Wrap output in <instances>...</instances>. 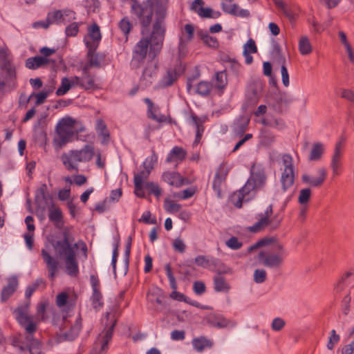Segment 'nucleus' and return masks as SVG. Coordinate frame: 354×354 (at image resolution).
Instances as JSON below:
<instances>
[{"label":"nucleus","mask_w":354,"mask_h":354,"mask_svg":"<svg viewBox=\"0 0 354 354\" xmlns=\"http://www.w3.org/2000/svg\"><path fill=\"white\" fill-rule=\"evenodd\" d=\"M122 2L128 0H121ZM131 13L135 16L140 25L141 38L134 46L132 50V57L130 62V66L133 70L140 68L145 63L147 51L149 47V56L152 58L157 57L163 46L165 37H162L159 46H156V41L152 37L153 26L151 25L153 20V3L152 0H131Z\"/></svg>","instance_id":"1"},{"label":"nucleus","mask_w":354,"mask_h":354,"mask_svg":"<svg viewBox=\"0 0 354 354\" xmlns=\"http://www.w3.org/2000/svg\"><path fill=\"white\" fill-rule=\"evenodd\" d=\"M30 302L18 306L13 312L19 325L25 330L24 335L19 334L11 338V344L20 352H28L29 354H44L41 344L34 337L38 324L34 317L28 314Z\"/></svg>","instance_id":"2"},{"label":"nucleus","mask_w":354,"mask_h":354,"mask_svg":"<svg viewBox=\"0 0 354 354\" xmlns=\"http://www.w3.org/2000/svg\"><path fill=\"white\" fill-rule=\"evenodd\" d=\"M155 10V21L153 24L152 37L156 40V46H159L163 37H165V19L167 15L169 0H152Z\"/></svg>","instance_id":"3"},{"label":"nucleus","mask_w":354,"mask_h":354,"mask_svg":"<svg viewBox=\"0 0 354 354\" xmlns=\"http://www.w3.org/2000/svg\"><path fill=\"white\" fill-rule=\"evenodd\" d=\"M74 124L75 120L70 117L62 118L59 121L56 125V136L54 139L55 142L59 147H62L68 142H71L75 134L84 131V127L74 131Z\"/></svg>","instance_id":"4"},{"label":"nucleus","mask_w":354,"mask_h":354,"mask_svg":"<svg viewBox=\"0 0 354 354\" xmlns=\"http://www.w3.org/2000/svg\"><path fill=\"white\" fill-rule=\"evenodd\" d=\"M94 155L93 147L86 145L80 150H71L68 153H63L61 156V160L68 171L75 170L78 171V167L74 162H88L91 160Z\"/></svg>","instance_id":"5"},{"label":"nucleus","mask_w":354,"mask_h":354,"mask_svg":"<svg viewBox=\"0 0 354 354\" xmlns=\"http://www.w3.org/2000/svg\"><path fill=\"white\" fill-rule=\"evenodd\" d=\"M273 214V206L270 205L263 214H259V220L253 225L248 227L250 232L257 233L262 231L268 225H270L271 228L275 230L278 228L282 221L283 217L279 214L274 215L272 218L270 216Z\"/></svg>","instance_id":"6"},{"label":"nucleus","mask_w":354,"mask_h":354,"mask_svg":"<svg viewBox=\"0 0 354 354\" xmlns=\"http://www.w3.org/2000/svg\"><path fill=\"white\" fill-rule=\"evenodd\" d=\"M74 240L73 237H70V234L68 230L63 232V239L59 241H53L51 244L57 254L60 258H65L72 257L76 254V251L78 248L79 243L72 244Z\"/></svg>","instance_id":"7"},{"label":"nucleus","mask_w":354,"mask_h":354,"mask_svg":"<svg viewBox=\"0 0 354 354\" xmlns=\"http://www.w3.org/2000/svg\"><path fill=\"white\" fill-rule=\"evenodd\" d=\"M286 252L283 245H277V252L260 251L258 255L259 262L268 268H279L283 263Z\"/></svg>","instance_id":"8"},{"label":"nucleus","mask_w":354,"mask_h":354,"mask_svg":"<svg viewBox=\"0 0 354 354\" xmlns=\"http://www.w3.org/2000/svg\"><path fill=\"white\" fill-rule=\"evenodd\" d=\"M147 53L150 60L147 62L143 68L142 75L140 77V86L145 88L153 84L157 77L158 70V62L154 61L156 57L152 58L149 56V48H148Z\"/></svg>","instance_id":"9"},{"label":"nucleus","mask_w":354,"mask_h":354,"mask_svg":"<svg viewBox=\"0 0 354 354\" xmlns=\"http://www.w3.org/2000/svg\"><path fill=\"white\" fill-rule=\"evenodd\" d=\"M184 71L185 68H183L181 65H178L174 68H168L166 73L160 79L159 82V86L161 88L171 86L177 82Z\"/></svg>","instance_id":"10"},{"label":"nucleus","mask_w":354,"mask_h":354,"mask_svg":"<svg viewBox=\"0 0 354 354\" xmlns=\"http://www.w3.org/2000/svg\"><path fill=\"white\" fill-rule=\"evenodd\" d=\"M228 172L229 170L225 167L224 163L221 164L216 171L212 183V188L219 198H222L221 186L225 183Z\"/></svg>","instance_id":"11"},{"label":"nucleus","mask_w":354,"mask_h":354,"mask_svg":"<svg viewBox=\"0 0 354 354\" xmlns=\"http://www.w3.org/2000/svg\"><path fill=\"white\" fill-rule=\"evenodd\" d=\"M98 46L97 45L86 47L88 49L86 57L89 62V66H94V68H100L102 64H106V55L103 53H95Z\"/></svg>","instance_id":"12"},{"label":"nucleus","mask_w":354,"mask_h":354,"mask_svg":"<svg viewBox=\"0 0 354 354\" xmlns=\"http://www.w3.org/2000/svg\"><path fill=\"white\" fill-rule=\"evenodd\" d=\"M7 284L1 290L0 299L2 303L6 302L17 291L19 287V281L13 275L6 279Z\"/></svg>","instance_id":"13"},{"label":"nucleus","mask_w":354,"mask_h":354,"mask_svg":"<svg viewBox=\"0 0 354 354\" xmlns=\"http://www.w3.org/2000/svg\"><path fill=\"white\" fill-rule=\"evenodd\" d=\"M249 178L259 189L263 187L267 180L264 168L260 165L253 164L250 169V176Z\"/></svg>","instance_id":"14"},{"label":"nucleus","mask_w":354,"mask_h":354,"mask_svg":"<svg viewBox=\"0 0 354 354\" xmlns=\"http://www.w3.org/2000/svg\"><path fill=\"white\" fill-rule=\"evenodd\" d=\"M115 324V319L111 320V324L109 326L106 325L104 330L99 335L97 343L101 345L102 351H106L108 349L109 344L113 337Z\"/></svg>","instance_id":"15"},{"label":"nucleus","mask_w":354,"mask_h":354,"mask_svg":"<svg viewBox=\"0 0 354 354\" xmlns=\"http://www.w3.org/2000/svg\"><path fill=\"white\" fill-rule=\"evenodd\" d=\"M48 219L57 229H62L64 225L63 213L58 206L52 201L48 208Z\"/></svg>","instance_id":"16"},{"label":"nucleus","mask_w":354,"mask_h":354,"mask_svg":"<svg viewBox=\"0 0 354 354\" xmlns=\"http://www.w3.org/2000/svg\"><path fill=\"white\" fill-rule=\"evenodd\" d=\"M102 35L99 26L94 23L88 28V35L84 37V41L86 47H89V44L93 46V44L99 46V43L101 40Z\"/></svg>","instance_id":"17"},{"label":"nucleus","mask_w":354,"mask_h":354,"mask_svg":"<svg viewBox=\"0 0 354 354\" xmlns=\"http://www.w3.org/2000/svg\"><path fill=\"white\" fill-rule=\"evenodd\" d=\"M319 176L317 178L310 176L308 174H303L301 176L302 182L309 185L311 187H319L323 185L327 176L325 168H319L317 170Z\"/></svg>","instance_id":"18"},{"label":"nucleus","mask_w":354,"mask_h":354,"mask_svg":"<svg viewBox=\"0 0 354 354\" xmlns=\"http://www.w3.org/2000/svg\"><path fill=\"white\" fill-rule=\"evenodd\" d=\"M205 320L206 323L214 328H223L229 326L230 322L229 319L224 317L222 315L212 313L208 314Z\"/></svg>","instance_id":"19"},{"label":"nucleus","mask_w":354,"mask_h":354,"mask_svg":"<svg viewBox=\"0 0 354 354\" xmlns=\"http://www.w3.org/2000/svg\"><path fill=\"white\" fill-rule=\"evenodd\" d=\"M41 255L44 261L46 263L50 280H54L55 274L58 270V261L53 257L46 250L42 249Z\"/></svg>","instance_id":"20"},{"label":"nucleus","mask_w":354,"mask_h":354,"mask_svg":"<svg viewBox=\"0 0 354 354\" xmlns=\"http://www.w3.org/2000/svg\"><path fill=\"white\" fill-rule=\"evenodd\" d=\"M162 180L171 186L179 187L185 183H188L186 179L178 172L165 171L162 175Z\"/></svg>","instance_id":"21"},{"label":"nucleus","mask_w":354,"mask_h":354,"mask_svg":"<svg viewBox=\"0 0 354 354\" xmlns=\"http://www.w3.org/2000/svg\"><path fill=\"white\" fill-rule=\"evenodd\" d=\"M192 344L194 350L198 353L203 352L205 348H211L214 345L213 341L205 336L194 338Z\"/></svg>","instance_id":"22"},{"label":"nucleus","mask_w":354,"mask_h":354,"mask_svg":"<svg viewBox=\"0 0 354 354\" xmlns=\"http://www.w3.org/2000/svg\"><path fill=\"white\" fill-rule=\"evenodd\" d=\"M66 272L70 277H76L79 274V265L76 254L64 259Z\"/></svg>","instance_id":"23"},{"label":"nucleus","mask_w":354,"mask_h":354,"mask_svg":"<svg viewBox=\"0 0 354 354\" xmlns=\"http://www.w3.org/2000/svg\"><path fill=\"white\" fill-rule=\"evenodd\" d=\"M187 151L181 147L175 146L167 155V162H181L185 160Z\"/></svg>","instance_id":"24"},{"label":"nucleus","mask_w":354,"mask_h":354,"mask_svg":"<svg viewBox=\"0 0 354 354\" xmlns=\"http://www.w3.org/2000/svg\"><path fill=\"white\" fill-rule=\"evenodd\" d=\"M250 122V119L245 116L241 115L239 116L234 122L233 124V131L234 133L239 136H241L248 129V125Z\"/></svg>","instance_id":"25"},{"label":"nucleus","mask_w":354,"mask_h":354,"mask_svg":"<svg viewBox=\"0 0 354 354\" xmlns=\"http://www.w3.org/2000/svg\"><path fill=\"white\" fill-rule=\"evenodd\" d=\"M281 183L283 192H286L290 188L295 182V173L294 170H290L289 169H284L281 173Z\"/></svg>","instance_id":"26"},{"label":"nucleus","mask_w":354,"mask_h":354,"mask_svg":"<svg viewBox=\"0 0 354 354\" xmlns=\"http://www.w3.org/2000/svg\"><path fill=\"white\" fill-rule=\"evenodd\" d=\"M203 0H194L191 6V10L197 12V14L204 18H211L213 10L210 8H203Z\"/></svg>","instance_id":"27"},{"label":"nucleus","mask_w":354,"mask_h":354,"mask_svg":"<svg viewBox=\"0 0 354 354\" xmlns=\"http://www.w3.org/2000/svg\"><path fill=\"white\" fill-rule=\"evenodd\" d=\"M48 187L46 184H42L37 190L35 191V203L38 207H41V204L44 201H47L48 199H50L53 201V197L47 194Z\"/></svg>","instance_id":"28"},{"label":"nucleus","mask_w":354,"mask_h":354,"mask_svg":"<svg viewBox=\"0 0 354 354\" xmlns=\"http://www.w3.org/2000/svg\"><path fill=\"white\" fill-rule=\"evenodd\" d=\"M95 130L98 136L102 138V143L107 144L110 140V133L102 119L99 118L97 120Z\"/></svg>","instance_id":"29"},{"label":"nucleus","mask_w":354,"mask_h":354,"mask_svg":"<svg viewBox=\"0 0 354 354\" xmlns=\"http://www.w3.org/2000/svg\"><path fill=\"white\" fill-rule=\"evenodd\" d=\"M50 62V59L41 56L29 57L26 61V66L28 68L35 70Z\"/></svg>","instance_id":"30"},{"label":"nucleus","mask_w":354,"mask_h":354,"mask_svg":"<svg viewBox=\"0 0 354 354\" xmlns=\"http://www.w3.org/2000/svg\"><path fill=\"white\" fill-rule=\"evenodd\" d=\"M214 288L216 292L227 293L230 291L231 286L223 276L218 274L214 277Z\"/></svg>","instance_id":"31"},{"label":"nucleus","mask_w":354,"mask_h":354,"mask_svg":"<svg viewBox=\"0 0 354 354\" xmlns=\"http://www.w3.org/2000/svg\"><path fill=\"white\" fill-rule=\"evenodd\" d=\"M251 198H246V196L243 194L241 189H239L229 196V202L234 205L236 208H241L243 205V202H248Z\"/></svg>","instance_id":"32"},{"label":"nucleus","mask_w":354,"mask_h":354,"mask_svg":"<svg viewBox=\"0 0 354 354\" xmlns=\"http://www.w3.org/2000/svg\"><path fill=\"white\" fill-rule=\"evenodd\" d=\"M221 6L225 12L229 13L232 15L240 17H248L250 16L249 10L239 8L236 4H233L231 8H228L224 3H223Z\"/></svg>","instance_id":"33"},{"label":"nucleus","mask_w":354,"mask_h":354,"mask_svg":"<svg viewBox=\"0 0 354 354\" xmlns=\"http://www.w3.org/2000/svg\"><path fill=\"white\" fill-rule=\"evenodd\" d=\"M324 146L322 142H315L313 145L308 156L309 161H318L324 153Z\"/></svg>","instance_id":"34"},{"label":"nucleus","mask_w":354,"mask_h":354,"mask_svg":"<svg viewBox=\"0 0 354 354\" xmlns=\"http://www.w3.org/2000/svg\"><path fill=\"white\" fill-rule=\"evenodd\" d=\"M227 84V73L225 71L216 72L215 74V82L214 88L221 93Z\"/></svg>","instance_id":"35"},{"label":"nucleus","mask_w":354,"mask_h":354,"mask_svg":"<svg viewBox=\"0 0 354 354\" xmlns=\"http://www.w3.org/2000/svg\"><path fill=\"white\" fill-rule=\"evenodd\" d=\"M151 171L148 169L144 168L143 170L134 175L133 183L136 190L142 189L144 180L148 178Z\"/></svg>","instance_id":"36"},{"label":"nucleus","mask_w":354,"mask_h":354,"mask_svg":"<svg viewBox=\"0 0 354 354\" xmlns=\"http://www.w3.org/2000/svg\"><path fill=\"white\" fill-rule=\"evenodd\" d=\"M214 88L213 84L207 81H201L196 86V93L202 97H207Z\"/></svg>","instance_id":"37"},{"label":"nucleus","mask_w":354,"mask_h":354,"mask_svg":"<svg viewBox=\"0 0 354 354\" xmlns=\"http://www.w3.org/2000/svg\"><path fill=\"white\" fill-rule=\"evenodd\" d=\"M118 28L124 37L125 42L128 41L129 35L133 29V24L128 17H123L118 23Z\"/></svg>","instance_id":"38"},{"label":"nucleus","mask_w":354,"mask_h":354,"mask_svg":"<svg viewBox=\"0 0 354 354\" xmlns=\"http://www.w3.org/2000/svg\"><path fill=\"white\" fill-rule=\"evenodd\" d=\"M82 88L86 91L95 90L97 88L95 81V76L93 75H82Z\"/></svg>","instance_id":"39"},{"label":"nucleus","mask_w":354,"mask_h":354,"mask_svg":"<svg viewBox=\"0 0 354 354\" xmlns=\"http://www.w3.org/2000/svg\"><path fill=\"white\" fill-rule=\"evenodd\" d=\"M82 328V318H81L80 315H79L74 325H73L71 327L69 333L66 334V338L70 339H74L75 337H77L79 335V333L80 332Z\"/></svg>","instance_id":"40"},{"label":"nucleus","mask_w":354,"mask_h":354,"mask_svg":"<svg viewBox=\"0 0 354 354\" xmlns=\"http://www.w3.org/2000/svg\"><path fill=\"white\" fill-rule=\"evenodd\" d=\"M299 50L301 55H306L312 52V46L307 37H302L299 42Z\"/></svg>","instance_id":"41"},{"label":"nucleus","mask_w":354,"mask_h":354,"mask_svg":"<svg viewBox=\"0 0 354 354\" xmlns=\"http://www.w3.org/2000/svg\"><path fill=\"white\" fill-rule=\"evenodd\" d=\"M263 88V83L259 80L253 81L248 86V91L252 93L255 98H259L261 95Z\"/></svg>","instance_id":"42"},{"label":"nucleus","mask_w":354,"mask_h":354,"mask_svg":"<svg viewBox=\"0 0 354 354\" xmlns=\"http://www.w3.org/2000/svg\"><path fill=\"white\" fill-rule=\"evenodd\" d=\"M46 17L50 24H59L64 21V14L59 10L48 12Z\"/></svg>","instance_id":"43"},{"label":"nucleus","mask_w":354,"mask_h":354,"mask_svg":"<svg viewBox=\"0 0 354 354\" xmlns=\"http://www.w3.org/2000/svg\"><path fill=\"white\" fill-rule=\"evenodd\" d=\"M273 239L270 237H264L259 239L255 243L252 244L248 248V252L252 253V252L257 250L259 248H261L264 246H267L272 243Z\"/></svg>","instance_id":"44"},{"label":"nucleus","mask_w":354,"mask_h":354,"mask_svg":"<svg viewBox=\"0 0 354 354\" xmlns=\"http://www.w3.org/2000/svg\"><path fill=\"white\" fill-rule=\"evenodd\" d=\"M71 80L69 78L64 77L62 79L61 85L56 91V95L57 96H62L65 95L71 88V84H70Z\"/></svg>","instance_id":"45"},{"label":"nucleus","mask_w":354,"mask_h":354,"mask_svg":"<svg viewBox=\"0 0 354 354\" xmlns=\"http://www.w3.org/2000/svg\"><path fill=\"white\" fill-rule=\"evenodd\" d=\"M92 306L95 309L102 307L104 303L102 301V295L100 290L93 291L91 297Z\"/></svg>","instance_id":"46"},{"label":"nucleus","mask_w":354,"mask_h":354,"mask_svg":"<svg viewBox=\"0 0 354 354\" xmlns=\"http://www.w3.org/2000/svg\"><path fill=\"white\" fill-rule=\"evenodd\" d=\"M201 39L207 46L216 48L218 46V41L215 37L209 35L207 33L201 34Z\"/></svg>","instance_id":"47"},{"label":"nucleus","mask_w":354,"mask_h":354,"mask_svg":"<svg viewBox=\"0 0 354 354\" xmlns=\"http://www.w3.org/2000/svg\"><path fill=\"white\" fill-rule=\"evenodd\" d=\"M158 162V155L154 150L152 151L151 156L147 158L142 163L145 169H148L150 171L153 169L155 164Z\"/></svg>","instance_id":"48"},{"label":"nucleus","mask_w":354,"mask_h":354,"mask_svg":"<svg viewBox=\"0 0 354 354\" xmlns=\"http://www.w3.org/2000/svg\"><path fill=\"white\" fill-rule=\"evenodd\" d=\"M191 118L192 120L193 124L196 127V133H199L203 134L205 127L203 126L204 120L201 118L198 117L195 113H192L191 114Z\"/></svg>","instance_id":"49"},{"label":"nucleus","mask_w":354,"mask_h":354,"mask_svg":"<svg viewBox=\"0 0 354 354\" xmlns=\"http://www.w3.org/2000/svg\"><path fill=\"white\" fill-rule=\"evenodd\" d=\"M165 270L166 272L167 277L169 281V284H170L171 288L173 290H176L178 288V286H177V283H176L175 277L173 274L170 263H167L165 266Z\"/></svg>","instance_id":"50"},{"label":"nucleus","mask_w":354,"mask_h":354,"mask_svg":"<svg viewBox=\"0 0 354 354\" xmlns=\"http://www.w3.org/2000/svg\"><path fill=\"white\" fill-rule=\"evenodd\" d=\"M165 270L166 272L167 277L169 281V284H170L171 288L173 290H176L178 288V286H177V283H176L175 277L173 274L170 263H167L165 266Z\"/></svg>","instance_id":"51"},{"label":"nucleus","mask_w":354,"mask_h":354,"mask_svg":"<svg viewBox=\"0 0 354 354\" xmlns=\"http://www.w3.org/2000/svg\"><path fill=\"white\" fill-rule=\"evenodd\" d=\"M240 189L243 192V194H245V196H246V198H250V196H249L250 193L252 191L259 189V188L255 184H254V183L250 178H248L244 186Z\"/></svg>","instance_id":"52"},{"label":"nucleus","mask_w":354,"mask_h":354,"mask_svg":"<svg viewBox=\"0 0 354 354\" xmlns=\"http://www.w3.org/2000/svg\"><path fill=\"white\" fill-rule=\"evenodd\" d=\"M240 189L243 192V194H245V196H246V198H250V196H249L250 193L252 191L259 189V188L255 184H254V183L250 178H248L244 186Z\"/></svg>","instance_id":"53"},{"label":"nucleus","mask_w":354,"mask_h":354,"mask_svg":"<svg viewBox=\"0 0 354 354\" xmlns=\"http://www.w3.org/2000/svg\"><path fill=\"white\" fill-rule=\"evenodd\" d=\"M165 210L169 213H176L180 211L181 205L175 203L171 200L167 199L165 202Z\"/></svg>","instance_id":"54"},{"label":"nucleus","mask_w":354,"mask_h":354,"mask_svg":"<svg viewBox=\"0 0 354 354\" xmlns=\"http://www.w3.org/2000/svg\"><path fill=\"white\" fill-rule=\"evenodd\" d=\"M310 196L311 190L310 188L302 189L299 192L298 202L301 205L306 204L309 201Z\"/></svg>","instance_id":"55"},{"label":"nucleus","mask_w":354,"mask_h":354,"mask_svg":"<svg viewBox=\"0 0 354 354\" xmlns=\"http://www.w3.org/2000/svg\"><path fill=\"white\" fill-rule=\"evenodd\" d=\"M49 93H50V92H48V91H41L37 93H33L30 95V97L27 100V102H29L30 99L32 96H35L36 97L35 104L40 105L44 102L45 100L48 96Z\"/></svg>","instance_id":"56"},{"label":"nucleus","mask_w":354,"mask_h":354,"mask_svg":"<svg viewBox=\"0 0 354 354\" xmlns=\"http://www.w3.org/2000/svg\"><path fill=\"white\" fill-rule=\"evenodd\" d=\"M146 187L149 189L150 194H153L157 198L160 196L162 190L157 184L149 182L146 183Z\"/></svg>","instance_id":"57"},{"label":"nucleus","mask_w":354,"mask_h":354,"mask_svg":"<svg viewBox=\"0 0 354 354\" xmlns=\"http://www.w3.org/2000/svg\"><path fill=\"white\" fill-rule=\"evenodd\" d=\"M339 335L336 333L335 330H332L330 332V336L329 337L328 342L327 343V348L329 350H333L335 347V345L339 342Z\"/></svg>","instance_id":"58"},{"label":"nucleus","mask_w":354,"mask_h":354,"mask_svg":"<svg viewBox=\"0 0 354 354\" xmlns=\"http://www.w3.org/2000/svg\"><path fill=\"white\" fill-rule=\"evenodd\" d=\"M79 32V24L73 22L66 27L65 33L66 37H75Z\"/></svg>","instance_id":"59"},{"label":"nucleus","mask_w":354,"mask_h":354,"mask_svg":"<svg viewBox=\"0 0 354 354\" xmlns=\"http://www.w3.org/2000/svg\"><path fill=\"white\" fill-rule=\"evenodd\" d=\"M226 245L232 250H239L243 246V243L239 241L236 236H232L225 243Z\"/></svg>","instance_id":"60"},{"label":"nucleus","mask_w":354,"mask_h":354,"mask_svg":"<svg viewBox=\"0 0 354 354\" xmlns=\"http://www.w3.org/2000/svg\"><path fill=\"white\" fill-rule=\"evenodd\" d=\"M41 283V279H37L35 282L26 288L25 292V296L26 299H29L32 296V295L37 290Z\"/></svg>","instance_id":"61"},{"label":"nucleus","mask_w":354,"mask_h":354,"mask_svg":"<svg viewBox=\"0 0 354 354\" xmlns=\"http://www.w3.org/2000/svg\"><path fill=\"white\" fill-rule=\"evenodd\" d=\"M266 272L263 269H257L254 272V281L257 283H263L266 280Z\"/></svg>","instance_id":"62"},{"label":"nucleus","mask_w":354,"mask_h":354,"mask_svg":"<svg viewBox=\"0 0 354 354\" xmlns=\"http://www.w3.org/2000/svg\"><path fill=\"white\" fill-rule=\"evenodd\" d=\"M201 76V73L197 67H196V72L194 74L192 75L191 76H189L187 78V82H186V87L187 91L188 93H189L192 88V83L198 80Z\"/></svg>","instance_id":"63"},{"label":"nucleus","mask_w":354,"mask_h":354,"mask_svg":"<svg viewBox=\"0 0 354 354\" xmlns=\"http://www.w3.org/2000/svg\"><path fill=\"white\" fill-rule=\"evenodd\" d=\"M193 290L196 295H201L206 291V286L204 282L196 281L194 282Z\"/></svg>","instance_id":"64"}]
</instances>
